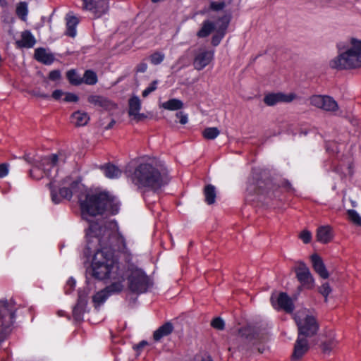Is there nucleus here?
<instances>
[{"instance_id":"1","label":"nucleus","mask_w":361,"mask_h":361,"mask_svg":"<svg viewBox=\"0 0 361 361\" xmlns=\"http://www.w3.org/2000/svg\"><path fill=\"white\" fill-rule=\"evenodd\" d=\"M83 219L89 222L86 233L88 249L94 245L100 247L94 255L92 262V275L99 280L108 279L112 282H124V266L121 265L114 257L108 248L115 243L119 252L129 261L131 252L127 247L126 240L119 231L116 221H97L92 219L97 215L109 212L111 214L118 213L120 207L118 201L106 192H94L85 190L78 197Z\"/></svg>"},{"instance_id":"2","label":"nucleus","mask_w":361,"mask_h":361,"mask_svg":"<svg viewBox=\"0 0 361 361\" xmlns=\"http://www.w3.org/2000/svg\"><path fill=\"white\" fill-rule=\"evenodd\" d=\"M129 177L138 189L144 191H157L169 181L166 168L155 160L139 164Z\"/></svg>"},{"instance_id":"3","label":"nucleus","mask_w":361,"mask_h":361,"mask_svg":"<svg viewBox=\"0 0 361 361\" xmlns=\"http://www.w3.org/2000/svg\"><path fill=\"white\" fill-rule=\"evenodd\" d=\"M334 69H353L361 67V40L350 39L345 48L329 61Z\"/></svg>"},{"instance_id":"4","label":"nucleus","mask_w":361,"mask_h":361,"mask_svg":"<svg viewBox=\"0 0 361 361\" xmlns=\"http://www.w3.org/2000/svg\"><path fill=\"white\" fill-rule=\"evenodd\" d=\"M264 339V334L255 327L247 326L241 328L239 329L236 338L229 339L228 343L229 345L228 351L232 353L235 350L242 353H247L250 350L254 352L255 348L250 345H255L257 342L262 341Z\"/></svg>"},{"instance_id":"5","label":"nucleus","mask_w":361,"mask_h":361,"mask_svg":"<svg viewBox=\"0 0 361 361\" xmlns=\"http://www.w3.org/2000/svg\"><path fill=\"white\" fill-rule=\"evenodd\" d=\"M25 159L32 165V168L30 170V176L37 180L42 178L44 174L49 176L51 168L56 166L59 161H64V157L61 153L53 154L42 158L27 154L25 155Z\"/></svg>"},{"instance_id":"6","label":"nucleus","mask_w":361,"mask_h":361,"mask_svg":"<svg viewBox=\"0 0 361 361\" xmlns=\"http://www.w3.org/2000/svg\"><path fill=\"white\" fill-rule=\"evenodd\" d=\"M294 320L298 326V335L311 337L319 330V324L315 317L307 309L298 310L294 314Z\"/></svg>"},{"instance_id":"7","label":"nucleus","mask_w":361,"mask_h":361,"mask_svg":"<svg viewBox=\"0 0 361 361\" xmlns=\"http://www.w3.org/2000/svg\"><path fill=\"white\" fill-rule=\"evenodd\" d=\"M128 279V288L136 293H142L150 286V281L145 272L137 267L130 266L128 269L124 267V277Z\"/></svg>"},{"instance_id":"8","label":"nucleus","mask_w":361,"mask_h":361,"mask_svg":"<svg viewBox=\"0 0 361 361\" xmlns=\"http://www.w3.org/2000/svg\"><path fill=\"white\" fill-rule=\"evenodd\" d=\"M16 308L11 302L0 301V343L11 332Z\"/></svg>"},{"instance_id":"9","label":"nucleus","mask_w":361,"mask_h":361,"mask_svg":"<svg viewBox=\"0 0 361 361\" xmlns=\"http://www.w3.org/2000/svg\"><path fill=\"white\" fill-rule=\"evenodd\" d=\"M69 181L70 178H66L61 183H59L55 179H52L49 183H48L51 201L54 204H59L61 201V199L70 200L72 197V191L69 188L63 186L69 184Z\"/></svg>"},{"instance_id":"10","label":"nucleus","mask_w":361,"mask_h":361,"mask_svg":"<svg viewBox=\"0 0 361 361\" xmlns=\"http://www.w3.org/2000/svg\"><path fill=\"white\" fill-rule=\"evenodd\" d=\"M124 288V283L121 281L112 282L104 289L97 292L92 298L95 307L102 305L109 295L121 292Z\"/></svg>"},{"instance_id":"11","label":"nucleus","mask_w":361,"mask_h":361,"mask_svg":"<svg viewBox=\"0 0 361 361\" xmlns=\"http://www.w3.org/2000/svg\"><path fill=\"white\" fill-rule=\"evenodd\" d=\"M310 104L326 111L336 112L338 109L337 102L331 97L314 95L310 98Z\"/></svg>"},{"instance_id":"12","label":"nucleus","mask_w":361,"mask_h":361,"mask_svg":"<svg viewBox=\"0 0 361 361\" xmlns=\"http://www.w3.org/2000/svg\"><path fill=\"white\" fill-rule=\"evenodd\" d=\"M83 9L89 11L94 18H99L109 9L108 0H82Z\"/></svg>"},{"instance_id":"13","label":"nucleus","mask_w":361,"mask_h":361,"mask_svg":"<svg viewBox=\"0 0 361 361\" xmlns=\"http://www.w3.org/2000/svg\"><path fill=\"white\" fill-rule=\"evenodd\" d=\"M296 277L300 282L302 286L306 288H312L314 286V278L307 265L302 262H299L297 267L295 268Z\"/></svg>"},{"instance_id":"14","label":"nucleus","mask_w":361,"mask_h":361,"mask_svg":"<svg viewBox=\"0 0 361 361\" xmlns=\"http://www.w3.org/2000/svg\"><path fill=\"white\" fill-rule=\"evenodd\" d=\"M214 59V51L204 47L198 49L194 56L193 66L197 71L205 68Z\"/></svg>"},{"instance_id":"15","label":"nucleus","mask_w":361,"mask_h":361,"mask_svg":"<svg viewBox=\"0 0 361 361\" xmlns=\"http://www.w3.org/2000/svg\"><path fill=\"white\" fill-rule=\"evenodd\" d=\"M297 97L296 94L293 92L286 94L279 92L266 94L264 97V102L267 106H274L279 103H290Z\"/></svg>"},{"instance_id":"16","label":"nucleus","mask_w":361,"mask_h":361,"mask_svg":"<svg viewBox=\"0 0 361 361\" xmlns=\"http://www.w3.org/2000/svg\"><path fill=\"white\" fill-rule=\"evenodd\" d=\"M87 295L88 292L85 290H80L78 292V302L73 310V315L76 321L82 319L83 314L86 311Z\"/></svg>"},{"instance_id":"17","label":"nucleus","mask_w":361,"mask_h":361,"mask_svg":"<svg viewBox=\"0 0 361 361\" xmlns=\"http://www.w3.org/2000/svg\"><path fill=\"white\" fill-rule=\"evenodd\" d=\"M308 336L298 335L294 345L292 360H299L309 350Z\"/></svg>"},{"instance_id":"18","label":"nucleus","mask_w":361,"mask_h":361,"mask_svg":"<svg viewBox=\"0 0 361 361\" xmlns=\"http://www.w3.org/2000/svg\"><path fill=\"white\" fill-rule=\"evenodd\" d=\"M128 105V114L130 116H133L134 119L140 121L145 118V116L143 114H140V110L141 109V101L138 97H132L129 99Z\"/></svg>"},{"instance_id":"19","label":"nucleus","mask_w":361,"mask_h":361,"mask_svg":"<svg viewBox=\"0 0 361 361\" xmlns=\"http://www.w3.org/2000/svg\"><path fill=\"white\" fill-rule=\"evenodd\" d=\"M311 260L315 272L317 273L321 278L324 279H328L329 274L321 257L317 255H313L311 256Z\"/></svg>"},{"instance_id":"20","label":"nucleus","mask_w":361,"mask_h":361,"mask_svg":"<svg viewBox=\"0 0 361 361\" xmlns=\"http://www.w3.org/2000/svg\"><path fill=\"white\" fill-rule=\"evenodd\" d=\"M89 121V115L86 112L82 111H77L73 113L71 116V122L77 127L87 125Z\"/></svg>"},{"instance_id":"21","label":"nucleus","mask_w":361,"mask_h":361,"mask_svg":"<svg viewBox=\"0 0 361 361\" xmlns=\"http://www.w3.org/2000/svg\"><path fill=\"white\" fill-rule=\"evenodd\" d=\"M276 302L279 307L284 310L286 312H291L293 310V301L286 293H280L276 298Z\"/></svg>"},{"instance_id":"22","label":"nucleus","mask_w":361,"mask_h":361,"mask_svg":"<svg viewBox=\"0 0 361 361\" xmlns=\"http://www.w3.org/2000/svg\"><path fill=\"white\" fill-rule=\"evenodd\" d=\"M87 101L89 103L104 109H111L114 104L106 98L97 94H91L88 96Z\"/></svg>"},{"instance_id":"23","label":"nucleus","mask_w":361,"mask_h":361,"mask_svg":"<svg viewBox=\"0 0 361 361\" xmlns=\"http://www.w3.org/2000/svg\"><path fill=\"white\" fill-rule=\"evenodd\" d=\"M36 43V40L32 34L27 30H25L21 34V39L16 42L19 47L31 48Z\"/></svg>"},{"instance_id":"24","label":"nucleus","mask_w":361,"mask_h":361,"mask_svg":"<svg viewBox=\"0 0 361 361\" xmlns=\"http://www.w3.org/2000/svg\"><path fill=\"white\" fill-rule=\"evenodd\" d=\"M228 22L229 20L226 16L222 18L221 24L219 25L217 30V34L214 35L212 39V44L214 46H217L220 43L221 39L224 37L226 30L228 25Z\"/></svg>"},{"instance_id":"25","label":"nucleus","mask_w":361,"mask_h":361,"mask_svg":"<svg viewBox=\"0 0 361 361\" xmlns=\"http://www.w3.org/2000/svg\"><path fill=\"white\" fill-rule=\"evenodd\" d=\"M35 58L37 61L42 62L44 64L49 65L54 61V56L47 52L43 48H38L35 51Z\"/></svg>"},{"instance_id":"26","label":"nucleus","mask_w":361,"mask_h":361,"mask_svg":"<svg viewBox=\"0 0 361 361\" xmlns=\"http://www.w3.org/2000/svg\"><path fill=\"white\" fill-rule=\"evenodd\" d=\"M173 330L171 322H166L154 332V339L156 341H160L162 338L169 336Z\"/></svg>"},{"instance_id":"27","label":"nucleus","mask_w":361,"mask_h":361,"mask_svg":"<svg viewBox=\"0 0 361 361\" xmlns=\"http://www.w3.org/2000/svg\"><path fill=\"white\" fill-rule=\"evenodd\" d=\"M331 228L328 226H321L317 229V240L322 243H327L332 239Z\"/></svg>"},{"instance_id":"28","label":"nucleus","mask_w":361,"mask_h":361,"mask_svg":"<svg viewBox=\"0 0 361 361\" xmlns=\"http://www.w3.org/2000/svg\"><path fill=\"white\" fill-rule=\"evenodd\" d=\"M66 35L74 37L76 36V26L79 23L78 19L71 14H68L66 18Z\"/></svg>"},{"instance_id":"29","label":"nucleus","mask_w":361,"mask_h":361,"mask_svg":"<svg viewBox=\"0 0 361 361\" xmlns=\"http://www.w3.org/2000/svg\"><path fill=\"white\" fill-rule=\"evenodd\" d=\"M102 169L105 176L109 178H117L121 176V171L114 165L107 164Z\"/></svg>"},{"instance_id":"30","label":"nucleus","mask_w":361,"mask_h":361,"mask_svg":"<svg viewBox=\"0 0 361 361\" xmlns=\"http://www.w3.org/2000/svg\"><path fill=\"white\" fill-rule=\"evenodd\" d=\"M214 30V25L209 20L203 22L201 29L197 33L199 37H207Z\"/></svg>"},{"instance_id":"31","label":"nucleus","mask_w":361,"mask_h":361,"mask_svg":"<svg viewBox=\"0 0 361 361\" xmlns=\"http://www.w3.org/2000/svg\"><path fill=\"white\" fill-rule=\"evenodd\" d=\"M161 106L169 111L179 110L183 108V102L178 99H171L161 104Z\"/></svg>"},{"instance_id":"32","label":"nucleus","mask_w":361,"mask_h":361,"mask_svg":"<svg viewBox=\"0 0 361 361\" xmlns=\"http://www.w3.org/2000/svg\"><path fill=\"white\" fill-rule=\"evenodd\" d=\"M204 195L205 197V202L208 204L214 203L216 199V190L215 187L212 185H208L204 188Z\"/></svg>"},{"instance_id":"33","label":"nucleus","mask_w":361,"mask_h":361,"mask_svg":"<svg viewBox=\"0 0 361 361\" xmlns=\"http://www.w3.org/2000/svg\"><path fill=\"white\" fill-rule=\"evenodd\" d=\"M81 78L82 80V82L89 85H94L98 81L96 73L91 70H87L84 73L83 77Z\"/></svg>"},{"instance_id":"34","label":"nucleus","mask_w":361,"mask_h":361,"mask_svg":"<svg viewBox=\"0 0 361 361\" xmlns=\"http://www.w3.org/2000/svg\"><path fill=\"white\" fill-rule=\"evenodd\" d=\"M263 183L262 180H257L256 178L252 177L249 180L247 189L250 193L260 192Z\"/></svg>"},{"instance_id":"35","label":"nucleus","mask_w":361,"mask_h":361,"mask_svg":"<svg viewBox=\"0 0 361 361\" xmlns=\"http://www.w3.org/2000/svg\"><path fill=\"white\" fill-rule=\"evenodd\" d=\"M337 341L334 339V334L332 333L330 336V338L327 341H324L322 343V350L324 353H329L332 349L336 345Z\"/></svg>"},{"instance_id":"36","label":"nucleus","mask_w":361,"mask_h":361,"mask_svg":"<svg viewBox=\"0 0 361 361\" xmlns=\"http://www.w3.org/2000/svg\"><path fill=\"white\" fill-rule=\"evenodd\" d=\"M220 134V131L216 127H209L202 131L203 137L207 140H214Z\"/></svg>"},{"instance_id":"37","label":"nucleus","mask_w":361,"mask_h":361,"mask_svg":"<svg viewBox=\"0 0 361 361\" xmlns=\"http://www.w3.org/2000/svg\"><path fill=\"white\" fill-rule=\"evenodd\" d=\"M67 78L70 83L74 85H79L82 83V80L80 76L74 70H71L67 72Z\"/></svg>"},{"instance_id":"38","label":"nucleus","mask_w":361,"mask_h":361,"mask_svg":"<svg viewBox=\"0 0 361 361\" xmlns=\"http://www.w3.org/2000/svg\"><path fill=\"white\" fill-rule=\"evenodd\" d=\"M17 15L22 19L25 20L27 14V6L25 3H20L16 8Z\"/></svg>"},{"instance_id":"39","label":"nucleus","mask_w":361,"mask_h":361,"mask_svg":"<svg viewBox=\"0 0 361 361\" xmlns=\"http://www.w3.org/2000/svg\"><path fill=\"white\" fill-rule=\"evenodd\" d=\"M164 54L161 52H154L149 56V60L152 64L158 65L164 61Z\"/></svg>"},{"instance_id":"40","label":"nucleus","mask_w":361,"mask_h":361,"mask_svg":"<svg viewBox=\"0 0 361 361\" xmlns=\"http://www.w3.org/2000/svg\"><path fill=\"white\" fill-rule=\"evenodd\" d=\"M348 214L350 221L357 225L361 226V216L355 210H348Z\"/></svg>"},{"instance_id":"41","label":"nucleus","mask_w":361,"mask_h":361,"mask_svg":"<svg viewBox=\"0 0 361 361\" xmlns=\"http://www.w3.org/2000/svg\"><path fill=\"white\" fill-rule=\"evenodd\" d=\"M211 325L216 329L223 330L225 326V323L221 318L216 317L212 321Z\"/></svg>"},{"instance_id":"42","label":"nucleus","mask_w":361,"mask_h":361,"mask_svg":"<svg viewBox=\"0 0 361 361\" xmlns=\"http://www.w3.org/2000/svg\"><path fill=\"white\" fill-rule=\"evenodd\" d=\"M331 292V289L328 283H323L319 288V293L325 298V301H327V297Z\"/></svg>"},{"instance_id":"43","label":"nucleus","mask_w":361,"mask_h":361,"mask_svg":"<svg viewBox=\"0 0 361 361\" xmlns=\"http://www.w3.org/2000/svg\"><path fill=\"white\" fill-rule=\"evenodd\" d=\"M157 81L154 80L153 81L149 87H147L146 89H145L142 93V97H147L151 92L154 91L157 87Z\"/></svg>"},{"instance_id":"44","label":"nucleus","mask_w":361,"mask_h":361,"mask_svg":"<svg viewBox=\"0 0 361 361\" xmlns=\"http://www.w3.org/2000/svg\"><path fill=\"white\" fill-rule=\"evenodd\" d=\"M63 99L66 102H77L79 98L75 94L65 92V95Z\"/></svg>"},{"instance_id":"45","label":"nucleus","mask_w":361,"mask_h":361,"mask_svg":"<svg viewBox=\"0 0 361 361\" xmlns=\"http://www.w3.org/2000/svg\"><path fill=\"white\" fill-rule=\"evenodd\" d=\"M225 7L224 1H212L210 4V8L214 11H220Z\"/></svg>"},{"instance_id":"46","label":"nucleus","mask_w":361,"mask_h":361,"mask_svg":"<svg viewBox=\"0 0 361 361\" xmlns=\"http://www.w3.org/2000/svg\"><path fill=\"white\" fill-rule=\"evenodd\" d=\"M300 238L303 241V243H308L311 240L312 235L310 232L307 231H303L300 234Z\"/></svg>"},{"instance_id":"47","label":"nucleus","mask_w":361,"mask_h":361,"mask_svg":"<svg viewBox=\"0 0 361 361\" xmlns=\"http://www.w3.org/2000/svg\"><path fill=\"white\" fill-rule=\"evenodd\" d=\"M75 286V281L72 278L69 279L66 283V286L65 288L66 293L69 294L70 293H71V291L73 290Z\"/></svg>"},{"instance_id":"48","label":"nucleus","mask_w":361,"mask_h":361,"mask_svg":"<svg viewBox=\"0 0 361 361\" xmlns=\"http://www.w3.org/2000/svg\"><path fill=\"white\" fill-rule=\"evenodd\" d=\"M8 173V165L7 164H0V178L6 176Z\"/></svg>"},{"instance_id":"49","label":"nucleus","mask_w":361,"mask_h":361,"mask_svg":"<svg viewBox=\"0 0 361 361\" xmlns=\"http://www.w3.org/2000/svg\"><path fill=\"white\" fill-rule=\"evenodd\" d=\"M65 95V92H63L62 90H56L53 92L52 93V98L54 99L55 100H59L61 99L63 97H64Z\"/></svg>"},{"instance_id":"50","label":"nucleus","mask_w":361,"mask_h":361,"mask_svg":"<svg viewBox=\"0 0 361 361\" xmlns=\"http://www.w3.org/2000/svg\"><path fill=\"white\" fill-rule=\"evenodd\" d=\"M49 78L51 80H57L61 78V73L58 70L52 71L49 73Z\"/></svg>"},{"instance_id":"51","label":"nucleus","mask_w":361,"mask_h":361,"mask_svg":"<svg viewBox=\"0 0 361 361\" xmlns=\"http://www.w3.org/2000/svg\"><path fill=\"white\" fill-rule=\"evenodd\" d=\"M176 116L180 118V123L181 124H185L188 123V116L184 114L183 112L177 113Z\"/></svg>"},{"instance_id":"52","label":"nucleus","mask_w":361,"mask_h":361,"mask_svg":"<svg viewBox=\"0 0 361 361\" xmlns=\"http://www.w3.org/2000/svg\"><path fill=\"white\" fill-rule=\"evenodd\" d=\"M31 94L35 96V97H40V98H44V99H47V98H49V95L47 94H44V93H42L39 91H36V90H34L31 92Z\"/></svg>"},{"instance_id":"53","label":"nucleus","mask_w":361,"mask_h":361,"mask_svg":"<svg viewBox=\"0 0 361 361\" xmlns=\"http://www.w3.org/2000/svg\"><path fill=\"white\" fill-rule=\"evenodd\" d=\"M147 69V65L145 63H140L137 66V71L140 73H145Z\"/></svg>"},{"instance_id":"54","label":"nucleus","mask_w":361,"mask_h":361,"mask_svg":"<svg viewBox=\"0 0 361 361\" xmlns=\"http://www.w3.org/2000/svg\"><path fill=\"white\" fill-rule=\"evenodd\" d=\"M196 361H213L212 357L207 355L197 356L195 359Z\"/></svg>"},{"instance_id":"55","label":"nucleus","mask_w":361,"mask_h":361,"mask_svg":"<svg viewBox=\"0 0 361 361\" xmlns=\"http://www.w3.org/2000/svg\"><path fill=\"white\" fill-rule=\"evenodd\" d=\"M147 344V343L145 341L140 342L137 345V349H141L145 345H146Z\"/></svg>"},{"instance_id":"56","label":"nucleus","mask_w":361,"mask_h":361,"mask_svg":"<svg viewBox=\"0 0 361 361\" xmlns=\"http://www.w3.org/2000/svg\"><path fill=\"white\" fill-rule=\"evenodd\" d=\"M0 5L2 7H5L7 6V2L6 0H0Z\"/></svg>"},{"instance_id":"57","label":"nucleus","mask_w":361,"mask_h":361,"mask_svg":"<svg viewBox=\"0 0 361 361\" xmlns=\"http://www.w3.org/2000/svg\"><path fill=\"white\" fill-rule=\"evenodd\" d=\"M271 300V302H272L273 306L276 308V304H275V302H274V297L272 296Z\"/></svg>"},{"instance_id":"58","label":"nucleus","mask_w":361,"mask_h":361,"mask_svg":"<svg viewBox=\"0 0 361 361\" xmlns=\"http://www.w3.org/2000/svg\"><path fill=\"white\" fill-rule=\"evenodd\" d=\"M257 351L259 353H262L264 352V348H257Z\"/></svg>"},{"instance_id":"59","label":"nucleus","mask_w":361,"mask_h":361,"mask_svg":"<svg viewBox=\"0 0 361 361\" xmlns=\"http://www.w3.org/2000/svg\"><path fill=\"white\" fill-rule=\"evenodd\" d=\"M114 123V121H112L111 123H109V125L106 128V129H109V128H111V126H113Z\"/></svg>"},{"instance_id":"60","label":"nucleus","mask_w":361,"mask_h":361,"mask_svg":"<svg viewBox=\"0 0 361 361\" xmlns=\"http://www.w3.org/2000/svg\"><path fill=\"white\" fill-rule=\"evenodd\" d=\"M58 314H59V316H63V312L62 311H59V312H58Z\"/></svg>"},{"instance_id":"61","label":"nucleus","mask_w":361,"mask_h":361,"mask_svg":"<svg viewBox=\"0 0 361 361\" xmlns=\"http://www.w3.org/2000/svg\"><path fill=\"white\" fill-rule=\"evenodd\" d=\"M152 2H154V3H157V2L159 1L160 0H152Z\"/></svg>"},{"instance_id":"62","label":"nucleus","mask_w":361,"mask_h":361,"mask_svg":"<svg viewBox=\"0 0 361 361\" xmlns=\"http://www.w3.org/2000/svg\"><path fill=\"white\" fill-rule=\"evenodd\" d=\"M348 173H349V174H351V171H350V169H348Z\"/></svg>"}]
</instances>
